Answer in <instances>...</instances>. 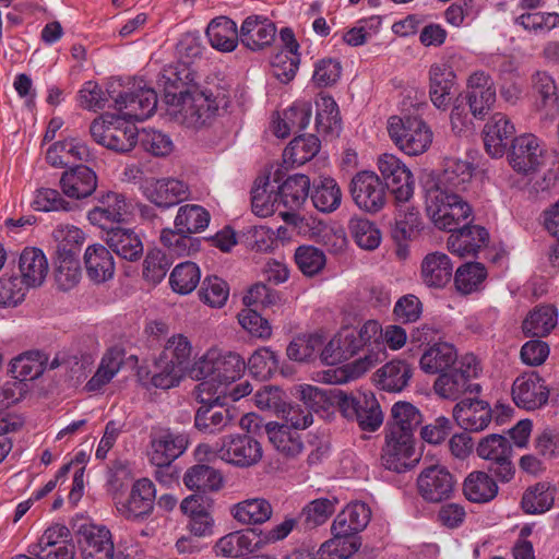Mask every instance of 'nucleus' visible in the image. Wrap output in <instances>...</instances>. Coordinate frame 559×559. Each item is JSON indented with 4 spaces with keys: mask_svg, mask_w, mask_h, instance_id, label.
Wrapping results in <instances>:
<instances>
[{
    "mask_svg": "<svg viewBox=\"0 0 559 559\" xmlns=\"http://www.w3.org/2000/svg\"><path fill=\"white\" fill-rule=\"evenodd\" d=\"M201 277L199 266L190 261L178 264L169 276V283L174 292L187 295L199 284Z\"/></svg>",
    "mask_w": 559,
    "mask_h": 559,
    "instance_id": "bf43d9fd",
    "label": "nucleus"
},
{
    "mask_svg": "<svg viewBox=\"0 0 559 559\" xmlns=\"http://www.w3.org/2000/svg\"><path fill=\"white\" fill-rule=\"evenodd\" d=\"M478 365L474 356H465L459 365L447 372H442L435 381V392L449 400H457L464 393L478 394L480 385L472 383V380L478 376Z\"/></svg>",
    "mask_w": 559,
    "mask_h": 559,
    "instance_id": "0eeeda50",
    "label": "nucleus"
},
{
    "mask_svg": "<svg viewBox=\"0 0 559 559\" xmlns=\"http://www.w3.org/2000/svg\"><path fill=\"white\" fill-rule=\"evenodd\" d=\"M486 277L487 271L481 263L469 262L456 270L454 284L460 293L467 295L479 289Z\"/></svg>",
    "mask_w": 559,
    "mask_h": 559,
    "instance_id": "13d9d810",
    "label": "nucleus"
},
{
    "mask_svg": "<svg viewBox=\"0 0 559 559\" xmlns=\"http://www.w3.org/2000/svg\"><path fill=\"white\" fill-rule=\"evenodd\" d=\"M294 258L301 273L309 277L320 273L326 263L324 252L314 246H299Z\"/></svg>",
    "mask_w": 559,
    "mask_h": 559,
    "instance_id": "0e129e2a",
    "label": "nucleus"
},
{
    "mask_svg": "<svg viewBox=\"0 0 559 559\" xmlns=\"http://www.w3.org/2000/svg\"><path fill=\"white\" fill-rule=\"evenodd\" d=\"M21 278L27 287L40 286L48 273V262L40 249L25 248L20 255Z\"/></svg>",
    "mask_w": 559,
    "mask_h": 559,
    "instance_id": "c9c22d12",
    "label": "nucleus"
},
{
    "mask_svg": "<svg viewBox=\"0 0 559 559\" xmlns=\"http://www.w3.org/2000/svg\"><path fill=\"white\" fill-rule=\"evenodd\" d=\"M123 350L120 348L115 347L107 350L97 371L86 383V388L90 391H97L107 384L120 370L123 364Z\"/></svg>",
    "mask_w": 559,
    "mask_h": 559,
    "instance_id": "603ef678",
    "label": "nucleus"
},
{
    "mask_svg": "<svg viewBox=\"0 0 559 559\" xmlns=\"http://www.w3.org/2000/svg\"><path fill=\"white\" fill-rule=\"evenodd\" d=\"M155 500L156 488L154 483L143 477L133 483L126 500L116 501V509L127 520H144L152 514Z\"/></svg>",
    "mask_w": 559,
    "mask_h": 559,
    "instance_id": "2eb2a0df",
    "label": "nucleus"
},
{
    "mask_svg": "<svg viewBox=\"0 0 559 559\" xmlns=\"http://www.w3.org/2000/svg\"><path fill=\"white\" fill-rule=\"evenodd\" d=\"M418 495L428 503H442L453 498L456 478L443 465H430L417 476Z\"/></svg>",
    "mask_w": 559,
    "mask_h": 559,
    "instance_id": "ddd939ff",
    "label": "nucleus"
},
{
    "mask_svg": "<svg viewBox=\"0 0 559 559\" xmlns=\"http://www.w3.org/2000/svg\"><path fill=\"white\" fill-rule=\"evenodd\" d=\"M472 176L469 163L449 158L441 175L425 180V209L437 228L451 230L459 221L473 214L472 206L460 194L466 190Z\"/></svg>",
    "mask_w": 559,
    "mask_h": 559,
    "instance_id": "f03ea898",
    "label": "nucleus"
},
{
    "mask_svg": "<svg viewBox=\"0 0 559 559\" xmlns=\"http://www.w3.org/2000/svg\"><path fill=\"white\" fill-rule=\"evenodd\" d=\"M66 151V154L70 158L74 160L81 162H91L94 159V154L88 148V146L79 139H67L63 141H59L53 143L46 153L47 162L53 167H62L63 162L61 159H57L56 150Z\"/></svg>",
    "mask_w": 559,
    "mask_h": 559,
    "instance_id": "6e6d98bb",
    "label": "nucleus"
},
{
    "mask_svg": "<svg viewBox=\"0 0 559 559\" xmlns=\"http://www.w3.org/2000/svg\"><path fill=\"white\" fill-rule=\"evenodd\" d=\"M412 378V368L404 360H392L374 373V381L383 391L401 392Z\"/></svg>",
    "mask_w": 559,
    "mask_h": 559,
    "instance_id": "58836bf2",
    "label": "nucleus"
},
{
    "mask_svg": "<svg viewBox=\"0 0 559 559\" xmlns=\"http://www.w3.org/2000/svg\"><path fill=\"white\" fill-rule=\"evenodd\" d=\"M453 417L463 429L481 431L491 421V408L483 400L465 399L454 406Z\"/></svg>",
    "mask_w": 559,
    "mask_h": 559,
    "instance_id": "4be33fe9",
    "label": "nucleus"
},
{
    "mask_svg": "<svg viewBox=\"0 0 559 559\" xmlns=\"http://www.w3.org/2000/svg\"><path fill=\"white\" fill-rule=\"evenodd\" d=\"M557 309L551 305H539L528 312L522 322L526 337H545L557 325Z\"/></svg>",
    "mask_w": 559,
    "mask_h": 559,
    "instance_id": "4c0bfd02",
    "label": "nucleus"
},
{
    "mask_svg": "<svg viewBox=\"0 0 559 559\" xmlns=\"http://www.w3.org/2000/svg\"><path fill=\"white\" fill-rule=\"evenodd\" d=\"M106 245L121 259L136 261L143 254L140 236L131 228H109L104 236Z\"/></svg>",
    "mask_w": 559,
    "mask_h": 559,
    "instance_id": "393cba45",
    "label": "nucleus"
},
{
    "mask_svg": "<svg viewBox=\"0 0 559 559\" xmlns=\"http://www.w3.org/2000/svg\"><path fill=\"white\" fill-rule=\"evenodd\" d=\"M276 35L275 24L265 16L250 15L245 19L239 31L240 43L257 51L270 46Z\"/></svg>",
    "mask_w": 559,
    "mask_h": 559,
    "instance_id": "412c9836",
    "label": "nucleus"
},
{
    "mask_svg": "<svg viewBox=\"0 0 559 559\" xmlns=\"http://www.w3.org/2000/svg\"><path fill=\"white\" fill-rule=\"evenodd\" d=\"M62 192L73 199L90 197L97 188L95 171L84 165H79L66 170L60 178Z\"/></svg>",
    "mask_w": 559,
    "mask_h": 559,
    "instance_id": "b1692460",
    "label": "nucleus"
},
{
    "mask_svg": "<svg viewBox=\"0 0 559 559\" xmlns=\"http://www.w3.org/2000/svg\"><path fill=\"white\" fill-rule=\"evenodd\" d=\"M512 399L519 407L534 411L547 404L549 388L538 372H524L513 382Z\"/></svg>",
    "mask_w": 559,
    "mask_h": 559,
    "instance_id": "f3484780",
    "label": "nucleus"
},
{
    "mask_svg": "<svg viewBox=\"0 0 559 559\" xmlns=\"http://www.w3.org/2000/svg\"><path fill=\"white\" fill-rule=\"evenodd\" d=\"M111 118V127L109 128V135L107 136L106 147L118 152H130L139 141V131L131 120L124 119L119 115Z\"/></svg>",
    "mask_w": 559,
    "mask_h": 559,
    "instance_id": "a19ab883",
    "label": "nucleus"
},
{
    "mask_svg": "<svg viewBox=\"0 0 559 559\" xmlns=\"http://www.w3.org/2000/svg\"><path fill=\"white\" fill-rule=\"evenodd\" d=\"M205 34L211 46L223 52L234 51L240 41L236 23L227 16L213 19L209 23Z\"/></svg>",
    "mask_w": 559,
    "mask_h": 559,
    "instance_id": "473e14b6",
    "label": "nucleus"
},
{
    "mask_svg": "<svg viewBox=\"0 0 559 559\" xmlns=\"http://www.w3.org/2000/svg\"><path fill=\"white\" fill-rule=\"evenodd\" d=\"M246 367L254 378L267 380L278 368V356L270 348L261 347L250 356Z\"/></svg>",
    "mask_w": 559,
    "mask_h": 559,
    "instance_id": "e2e57ef3",
    "label": "nucleus"
},
{
    "mask_svg": "<svg viewBox=\"0 0 559 559\" xmlns=\"http://www.w3.org/2000/svg\"><path fill=\"white\" fill-rule=\"evenodd\" d=\"M310 197L314 207L323 213L334 212L342 202L341 188L331 177H320L314 180Z\"/></svg>",
    "mask_w": 559,
    "mask_h": 559,
    "instance_id": "c03bdc74",
    "label": "nucleus"
},
{
    "mask_svg": "<svg viewBox=\"0 0 559 559\" xmlns=\"http://www.w3.org/2000/svg\"><path fill=\"white\" fill-rule=\"evenodd\" d=\"M320 150V140L313 135H297L284 150L283 157L285 163L293 166H300L312 159Z\"/></svg>",
    "mask_w": 559,
    "mask_h": 559,
    "instance_id": "8fccbe9b",
    "label": "nucleus"
},
{
    "mask_svg": "<svg viewBox=\"0 0 559 559\" xmlns=\"http://www.w3.org/2000/svg\"><path fill=\"white\" fill-rule=\"evenodd\" d=\"M312 116V107L308 102H296L288 109L284 110L283 116L274 124V134L277 138H286L290 133H297L305 130Z\"/></svg>",
    "mask_w": 559,
    "mask_h": 559,
    "instance_id": "f704fd0d",
    "label": "nucleus"
},
{
    "mask_svg": "<svg viewBox=\"0 0 559 559\" xmlns=\"http://www.w3.org/2000/svg\"><path fill=\"white\" fill-rule=\"evenodd\" d=\"M146 197L152 203L166 209L186 200L188 187L180 180L163 178L155 180L146 188Z\"/></svg>",
    "mask_w": 559,
    "mask_h": 559,
    "instance_id": "7c9ffc66",
    "label": "nucleus"
},
{
    "mask_svg": "<svg viewBox=\"0 0 559 559\" xmlns=\"http://www.w3.org/2000/svg\"><path fill=\"white\" fill-rule=\"evenodd\" d=\"M348 229L357 246L373 250L381 242V233L374 223L359 217L349 221Z\"/></svg>",
    "mask_w": 559,
    "mask_h": 559,
    "instance_id": "680f3d73",
    "label": "nucleus"
},
{
    "mask_svg": "<svg viewBox=\"0 0 559 559\" xmlns=\"http://www.w3.org/2000/svg\"><path fill=\"white\" fill-rule=\"evenodd\" d=\"M336 499L320 498L304 507L299 521L306 528H314L324 524L335 512Z\"/></svg>",
    "mask_w": 559,
    "mask_h": 559,
    "instance_id": "4d7b16f0",
    "label": "nucleus"
},
{
    "mask_svg": "<svg viewBox=\"0 0 559 559\" xmlns=\"http://www.w3.org/2000/svg\"><path fill=\"white\" fill-rule=\"evenodd\" d=\"M392 420L388 424V431L407 433L413 436L414 429L421 421L420 412L408 402H397L392 406Z\"/></svg>",
    "mask_w": 559,
    "mask_h": 559,
    "instance_id": "3c124183",
    "label": "nucleus"
},
{
    "mask_svg": "<svg viewBox=\"0 0 559 559\" xmlns=\"http://www.w3.org/2000/svg\"><path fill=\"white\" fill-rule=\"evenodd\" d=\"M515 24L535 34L548 33L559 27V13L557 12H527L515 19Z\"/></svg>",
    "mask_w": 559,
    "mask_h": 559,
    "instance_id": "774afa93",
    "label": "nucleus"
},
{
    "mask_svg": "<svg viewBox=\"0 0 559 559\" xmlns=\"http://www.w3.org/2000/svg\"><path fill=\"white\" fill-rule=\"evenodd\" d=\"M388 132L395 145L409 156L424 154L433 139L430 127L416 116L390 117Z\"/></svg>",
    "mask_w": 559,
    "mask_h": 559,
    "instance_id": "7ed1b4c3",
    "label": "nucleus"
},
{
    "mask_svg": "<svg viewBox=\"0 0 559 559\" xmlns=\"http://www.w3.org/2000/svg\"><path fill=\"white\" fill-rule=\"evenodd\" d=\"M367 348V353L357 359L358 372H366L376 364L386 358V352L382 340V328L376 320H368L359 331L355 332Z\"/></svg>",
    "mask_w": 559,
    "mask_h": 559,
    "instance_id": "aec40b11",
    "label": "nucleus"
},
{
    "mask_svg": "<svg viewBox=\"0 0 559 559\" xmlns=\"http://www.w3.org/2000/svg\"><path fill=\"white\" fill-rule=\"evenodd\" d=\"M213 453L226 463L238 467L255 465L262 459V447L260 442L250 435L226 436L216 444L214 451L209 444H199L195 454Z\"/></svg>",
    "mask_w": 559,
    "mask_h": 559,
    "instance_id": "39448f33",
    "label": "nucleus"
},
{
    "mask_svg": "<svg viewBox=\"0 0 559 559\" xmlns=\"http://www.w3.org/2000/svg\"><path fill=\"white\" fill-rule=\"evenodd\" d=\"M468 218H466L467 221ZM462 222H465V219L459 221L457 225L453 229H445L447 231L451 233L450 237L448 238V248L452 253L457 254L459 257H467V255H475L477 251L485 246L489 240V234L486 228L474 225L472 227V233H477L480 238H478V242L471 243L468 239L471 237V231L464 230L463 226H461Z\"/></svg>",
    "mask_w": 559,
    "mask_h": 559,
    "instance_id": "e433bc0d",
    "label": "nucleus"
},
{
    "mask_svg": "<svg viewBox=\"0 0 559 559\" xmlns=\"http://www.w3.org/2000/svg\"><path fill=\"white\" fill-rule=\"evenodd\" d=\"M453 264L443 252L428 253L421 262V278L428 287L443 288L452 278Z\"/></svg>",
    "mask_w": 559,
    "mask_h": 559,
    "instance_id": "2f4dec72",
    "label": "nucleus"
},
{
    "mask_svg": "<svg viewBox=\"0 0 559 559\" xmlns=\"http://www.w3.org/2000/svg\"><path fill=\"white\" fill-rule=\"evenodd\" d=\"M542 141L532 133H524L511 141L508 160L514 171L522 175L536 173L545 162Z\"/></svg>",
    "mask_w": 559,
    "mask_h": 559,
    "instance_id": "4468645a",
    "label": "nucleus"
},
{
    "mask_svg": "<svg viewBox=\"0 0 559 559\" xmlns=\"http://www.w3.org/2000/svg\"><path fill=\"white\" fill-rule=\"evenodd\" d=\"M455 74L445 62L433 63L429 69V95L432 104L439 109H445L451 102V90Z\"/></svg>",
    "mask_w": 559,
    "mask_h": 559,
    "instance_id": "cd10ccee",
    "label": "nucleus"
},
{
    "mask_svg": "<svg viewBox=\"0 0 559 559\" xmlns=\"http://www.w3.org/2000/svg\"><path fill=\"white\" fill-rule=\"evenodd\" d=\"M131 209L132 204L124 194L109 191L98 199V205L87 213V218L91 224L107 231L115 228L114 224L124 222Z\"/></svg>",
    "mask_w": 559,
    "mask_h": 559,
    "instance_id": "dca6fc26",
    "label": "nucleus"
},
{
    "mask_svg": "<svg viewBox=\"0 0 559 559\" xmlns=\"http://www.w3.org/2000/svg\"><path fill=\"white\" fill-rule=\"evenodd\" d=\"M233 516L241 524H262L273 513L270 502L262 498L247 499L234 506Z\"/></svg>",
    "mask_w": 559,
    "mask_h": 559,
    "instance_id": "09e8293b",
    "label": "nucleus"
},
{
    "mask_svg": "<svg viewBox=\"0 0 559 559\" xmlns=\"http://www.w3.org/2000/svg\"><path fill=\"white\" fill-rule=\"evenodd\" d=\"M265 430L270 442L286 459H295L306 449L299 431L288 425L271 421Z\"/></svg>",
    "mask_w": 559,
    "mask_h": 559,
    "instance_id": "c756f323",
    "label": "nucleus"
},
{
    "mask_svg": "<svg viewBox=\"0 0 559 559\" xmlns=\"http://www.w3.org/2000/svg\"><path fill=\"white\" fill-rule=\"evenodd\" d=\"M192 347L189 340L182 335H174L168 340L162 355L160 361H167L174 367H179L181 371L188 368Z\"/></svg>",
    "mask_w": 559,
    "mask_h": 559,
    "instance_id": "052dcab7",
    "label": "nucleus"
},
{
    "mask_svg": "<svg viewBox=\"0 0 559 559\" xmlns=\"http://www.w3.org/2000/svg\"><path fill=\"white\" fill-rule=\"evenodd\" d=\"M515 133L514 124L502 112H496L483 129L484 145L491 157H501Z\"/></svg>",
    "mask_w": 559,
    "mask_h": 559,
    "instance_id": "6ab92c4d",
    "label": "nucleus"
},
{
    "mask_svg": "<svg viewBox=\"0 0 559 559\" xmlns=\"http://www.w3.org/2000/svg\"><path fill=\"white\" fill-rule=\"evenodd\" d=\"M332 535V538L324 542L317 551L318 559H347L360 547V540Z\"/></svg>",
    "mask_w": 559,
    "mask_h": 559,
    "instance_id": "338daca9",
    "label": "nucleus"
},
{
    "mask_svg": "<svg viewBox=\"0 0 559 559\" xmlns=\"http://www.w3.org/2000/svg\"><path fill=\"white\" fill-rule=\"evenodd\" d=\"M415 448L414 438L407 433L388 431L385 445L382 449V465L390 471L402 473L413 467Z\"/></svg>",
    "mask_w": 559,
    "mask_h": 559,
    "instance_id": "a211bd4d",
    "label": "nucleus"
},
{
    "mask_svg": "<svg viewBox=\"0 0 559 559\" xmlns=\"http://www.w3.org/2000/svg\"><path fill=\"white\" fill-rule=\"evenodd\" d=\"M186 432L169 427H155L150 432V462L158 467L169 466L181 456L189 447Z\"/></svg>",
    "mask_w": 559,
    "mask_h": 559,
    "instance_id": "1a4fd4ad",
    "label": "nucleus"
},
{
    "mask_svg": "<svg viewBox=\"0 0 559 559\" xmlns=\"http://www.w3.org/2000/svg\"><path fill=\"white\" fill-rule=\"evenodd\" d=\"M52 237L57 242V257L78 258L81 246L84 242V233L72 225H59L52 231Z\"/></svg>",
    "mask_w": 559,
    "mask_h": 559,
    "instance_id": "5fc2aeb1",
    "label": "nucleus"
},
{
    "mask_svg": "<svg viewBox=\"0 0 559 559\" xmlns=\"http://www.w3.org/2000/svg\"><path fill=\"white\" fill-rule=\"evenodd\" d=\"M359 352H362V355H365L367 353V348L358 338L357 334L352 331L343 337L330 341V343L324 347L322 356L328 364L334 365L342 359L352 358Z\"/></svg>",
    "mask_w": 559,
    "mask_h": 559,
    "instance_id": "49530a36",
    "label": "nucleus"
},
{
    "mask_svg": "<svg viewBox=\"0 0 559 559\" xmlns=\"http://www.w3.org/2000/svg\"><path fill=\"white\" fill-rule=\"evenodd\" d=\"M194 74L185 63L178 62L163 69L158 85L164 90L165 102L173 107L177 120L189 128L204 126L219 108L228 106V95L223 88H200L191 84Z\"/></svg>",
    "mask_w": 559,
    "mask_h": 559,
    "instance_id": "f257e3e1",
    "label": "nucleus"
},
{
    "mask_svg": "<svg viewBox=\"0 0 559 559\" xmlns=\"http://www.w3.org/2000/svg\"><path fill=\"white\" fill-rule=\"evenodd\" d=\"M258 537L257 530L231 532L216 542L214 550L216 555L227 558L242 557L260 547Z\"/></svg>",
    "mask_w": 559,
    "mask_h": 559,
    "instance_id": "bb28decb",
    "label": "nucleus"
},
{
    "mask_svg": "<svg viewBox=\"0 0 559 559\" xmlns=\"http://www.w3.org/2000/svg\"><path fill=\"white\" fill-rule=\"evenodd\" d=\"M476 452L479 457L487 461V469L501 483L510 481L515 473L512 463V444L503 436L492 433L483 438Z\"/></svg>",
    "mask_w": 559,
    "mask_h": 559,
    "instance_id": "6e6552de",
    "label": "nucleus"
},
{
    "mask_svg": "<svg viewBox=\"0 0 559 559\" xmlns=\"http://www.w3.org/2000/svg\"><path fill=\"white\" fill-rule=\"evenodd\" d=\"M275 201H280L288 210H298L307 200L310 190V179L302 174L289 176L277 186Z\"/></svg>",
    "mask_w": 559,
    "mask_h": 559,
    "instance_id": "ea45409f",
    "label": "nucleus"
},
{
    "mask_svg": "<svg viewBox=\"0 0 559 559\" xmlns=\"http://www.w3.org/2000/svg\"><path fill=\"white\" fill-rule=\"evenodd\" d=\"M234 423V414L225 403L203 404L194 415V428L203 435H218Z\"/></svg>",
    "mask_w": 559,
    "mask_h": 559,
    "instance_id": "5701e85b",
    "label": "nucleus"
},
{
    "mask_svg": "<svg viewBox=\"0 0 559 559\" xmlns=\"http://www.w3.org/2000/svg\"><path fill=\"white\" fill-rule=\"evenodd\" d=\"M419 364L424 372L440 376L459 365L457 353L449 343H436L425 350Z\"/></svg>",
    "mask_w": 559,
    "mask_h": 559,
    "instance_id": "72a5a7b5",
    "label": "nucleus"
},
{
    "mask_svg": "<svg viewBox=\"0 0 559 559\" xmlns=\"http://www.w3.org/2000/svg\"><path fill=\"white\" fill-rule=\"evenodd\" d=\"M183 484L191 490L202 493L218 491L224 484L222 474L206 464H195L187 469Z\"/></svg>",
    "mask_w": 559,
    "mask_h": 559,
    "instance_id": "79ce46f5",
    "label": "nucleus"
},
{
    "mask_svg": "<svg viewBox=\"0 0 559 559\" xmlns=\"http://www.w3.org/2000/svg\"><path fill=\"white\" fill-rule=\"evenodd\" d=\"M245 370L246 362L239 354L209 350L194 364L192 372L197 378L213 377L218 382L229 383L239 379Z\"/></svg>",
    "mask_w": 559,
    "mask_h": 559,
    "instance_id": "9d476101",
    "label": "nucleus"
},
{
    "mask_svg": "<svg viewBox=\"0 0 559 559\" xmlns=\"http://www.w3.org/2000/svg\"><path fill=\"white\" fill-rule=\"evenodd\" d=\"M110 96L115 109L128 120L143 121L150 118L157 107V94L143 79H134L122 91Z\"/></svg>",
    "mask_w": 559,
    "mask_h": 559,
    "instance_id": "20e7f679",
    "label": "nucleus"
},
{
    "mask_svg": "<svg viewBox=\"0 0 559 559\" xmlns=\"http://www.w3.org/2000/svg\"><path fill=\"white\" fill-rule=\"evenodd\" d=\"M229 296V286L223 278L210 275L206 276L199 290L200 299L212 308L223 307Z\"/></svg>",
    "mask_w": 559,
    "mask_h": 559,
    "instance_id": "69168bd1",
    "label": "nucleus"
},
{
    "mask_svg": "<svg viewBox=\"0 0 559 559\" xmlns=\"http://www.w3.org/2000/svg\"><path fill=\"white\" fill-rule=\"evenodd\" d=\"M349 193L354 203L368 213L381 211L388 198L382 179L376 173L368 170L359 171L352 178Z\"/></svg>",
    "mask_w": 559,
    "mask_h": 559,
    "instance_id": "f8f14e48",
    "label": "nucleus"
},
{
    "mask_svg": "<svg viewBox=\"0 0 559 559\" xmlns=\"http://www.w3.org/2000/svg\"><path fill=\"white\" fill-rule=\"evenodd\" d=\"M378 169L385 190L393 195L395 203H406L414 195L415 180L406 165L393 154H382L378 158Z\"/></svg>",
    "mask_w": 559,
    "mask_h": 559,
    "instance_id": "9b49d317",
    "label": "nucleus"
},
{
    "mask_svg": "<svg viewBox=\"0 0 559 559\" xmlns=\"http://www.w3.org/2000/svg\"><path fill=\"white\" fill-rule=\"evenodd\" d=\"M48 357L40 350H29L15 357L11 362L13 378L25 383L37 379L45 371Z\"/></svg>",
    "mask_w": 559,
    "mask_h": 559,
    "instance_id": "a18cd8bd",
    "label": "nucleus"
},
{
    "mask_svg": "<svg viewBox=\"0 0 559 559\" xmlns=\"http://www.w3.org/2000/svg\"><path fill=\"white\" fill-rule=\"evenodd\" d=\"M83 559H119L115 557L110 531L104 526L91 525L82 531Z\"/></svg>",
    "mask_w": 559,
    "mask_h": 559,
    "instance_id": "a878e982",
    "label": "nucleus"
},
{
    "mask_svg": "<svg viewBox=\"0 0 559 559\" xmlns=\"http://www.w3.org/2000/svg\"><path fill=\"white\" fill-rule=\"evenodd\" d=\"M463 492L471 502L486 503L497 496L498 485L488 473L474 471L465 478Z\"/></svg>",
    "mask_w": 559,
    "mask_h": 559,
    "instance_id": "37998d69",
    "label": "nucleus"
},
{
    "mask_svg": "<svg viewBox=\"0 0 559 559\" xmlns=\"http://www.w3.org/2000/svg\"><path fill=\"white\" fill-rule=\"evenodd\" d=\"M554 502L555 488L547 483H537L524 491L521 507L526 514H540L550 510Z\"/></svg>",
    "mask_w": 559,
    "mask_h": 559,
    "instance_id": "de8ad7c7",
    "label": "nucleus"
},
{
    "mask_svg": "<svg viewBox=\"0 0 559 559\" xmlns=\"http://www.w3.org/2000/svg\"><path fill=\"white\" fill-rule=\"evenodd\" d=\"M334 400L341 413L348 420H354L364 431L373 432L383 423V413L372 393L347 394L334 391Z\"/></svg>",
    "mask_w": 559,
    "mask_h": 559,
    "instance_id": "423d86ee",
    "label": "nucleus"
},
{
    "mask_svg": "<svg viewBox=\"0 0 559 559\" xmlns=\"http://www.w3.org/2000/svg\"><path fill=\"white\" fill-rule=\"evenodd\" d=\"M84 265L91 281L100 284L115 274V261L111 252L100 243H94L86 248Z\"/></svg>",
    "mask_w": 559,
    "mask_h": 559,
    "instance_id": "c85d7f7f",
    "label": "nucleus"
},
{
    "mask_svg": "<svg viewBox=\"0 0 559 559\" xmlns=\"http://www.w3.org/2000/svg\"><path fill=\"white\" fill-rule=\"evenodd\" d=\"M210 223L209 212L200 205L187 204L180 206L175 218V227L189 235L200 233Z\"/></svg>",
    "mask_w": 559,
    "mask_h": 559,
    "instance_id": "864d4df0",
    "label": "nucleus"
}]
</instances>
